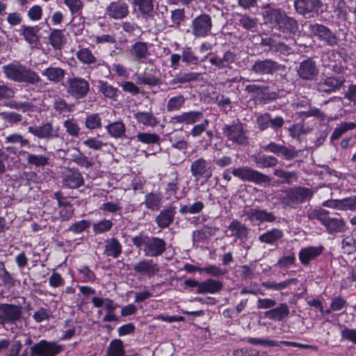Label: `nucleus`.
<instances>
[{
  "label": "nucleus",
  "instance_id": "obj_1",
  "mask_svg": "<svg viewBox=\"0 0 356 356\" xmlns=\"http://www.w3.org/2000/svg\"><path fill=\"white\" fill-rule=\"evenodd\" d=\"M3 72L6 78L15 82L36 84L40 81L39 75L19 62H13L3 66Z\"/></svg>",
  "mask_w": 356,
  "mask_h": 356
},
{
  "label": "nucleus",
  "instance_id": "obj_2",
  "mask_svg": "<svg viewBox=\"0 0 356 356\" xmlns=\"http://www.w3.org/2000/svg\"><path fill=\"white\" fill-rule=\"evenodd\" d=\"M314 191L312 188L296 186L289 188L284 191L280 198L284 209H296L298 206L307 201H309Z\"/></svg>",
  "mask_w": 356,
  "mask_h": 356
},
{
  "label": "nucleus",
  "instance_id": "obj_3",
  "mask_svg": "<svg viewBox=\"0 0 356 356\" xmlns=\"http://www.w3.org/2000/svg\"><path fill=\"white\" fill-rule=\"evenodd\" d=\"M222 134L233 144L246 146L249 143L248 137L243 125L238 121L233 122L230 124L224 125Z\"/></svg>",
  "mask_w": 356,
  "mask_h": 356
},
{
  "label": "nucleus",
  "instance_id": "obj_4",
  "mask_svg": "<svg viewBox=\"0 0 356 356\" xmlns=\"http://www.w3.org/2000/svg\"><path fill=\"white\" fill-rule=\"evenodd\" d=\"M65 88L67 94L75 99H82L90 91V83L86 79L79 76L68 77Z\"/></svg>",
  "mask_w": 356,
  "mask_h": 356
},
{
  "label": "nucleus",
  "instance_id": "obj_5",
  "mask_svg": "<svg viewBox=\"0 0 356 356\" xmlns=\"http://www.w3.org/2000/svg\"><path fill=\"white\" fill-rule=\"evenodd\" d=\"M213 21L211 15L202 13L191 21V34L196 38H202L211 33Z\"/></svg>",
  "mask_w": 356,
  "mask_h": 356
},
{
  "label": "nucleus",
  "instance_id": "obj_6",
  "mask_svg": "<svg viewBox=\"0 0 356 356\" xmlns=\"http://www.w3.org/2000/svg\"><path fill=\"white\" fill-rule=\"evenodd\" d=\"M22 318V307L20 305L0 303V325H15Z\"/></svg>",
  "mask_w": 356,
  "mask_h": 356
},
{
  "label": "nucleus",
  "instance_id": "obj_7",
  "mask_svg": "<svg viewBox=\"0 0 356 356\" xmlns=\"http://www.w3.org/2000/svg\"><path fill=\"white\" fill-rule=\"evenodd\" d=\"M232 172L234 176L243 181L254 182L257 184H269L271 181V179L268 175L247 166L234 168Z\"/></svg>",
  "mask_w": 356,
  "mask_h": 356
},
{
  "label": "nucleus",
  "instance_id": "obj_8",
  "mask_svg": "<svg viewBox=\"0 0 356 356\" xmlns=\"http://www.w3.org/2000/svg\"><path fill=\"white\" fill-rule=\"evenodd\" d=\"M63 350V346L56 341L42 339L30 348L31 356H56Z\"/></svg>",
  "mask_w": 356,
  "mask_h": 356
},
{
  "label": "nucleus",
  "instance_id": "obj_9",
  "mask_svg": "<svg viewBox=\"0 0 356 356\" xmlns=\"http://www.w3.org/2000/svg\"><path fill=\"white\" fill-rule=\"evenodd\" d=\"M190 171L195 181L204 179L207 181L213 175L212 166L209 161L198 158L191 164Z\"/></svg>",
  "mask_w": 356,
  "mask_h": 356
},
{
  "label": "nucleus",
  "instance_id": "obj_10",
  "mask_svg": "<svg viewBox=\"0 0 356 356\" xmlns=\"http://www.w3.org/2000/svg\"><path fill=\"white\" fill-rule=\"evenodd\" d=\"M284 67V65L277 62L266 58L264 60H256L250 68V72L257 75L266 76L272 75Z\"/></svg>",
  "mask_w": 356,
  "mask_h": 356
},
{
  "label": "nucleus",
  "instance_id": "obj_11",
  "mask_svg": "<svg viewBox=\"0 0 356 356\" xmlns=\"http://www.w3.org/2000/svg\"><path fill=\"white\" fill-rule=\"evenodd\" d=\"M309 30L312 35L324 44L331 47L337 44V35L328 27L320 24H309Z\"/></svg>",
  "mask_w": 356,
  "mask_h": 356
},
{
  "label": "nucleus",
  "instance_id": "obj_12",
  "mask_svg": "<svg viewBox=\"0 0 356 356\" xmlns=\"http://www.w3.org/2000/svg\"><path fill=\"white\" fill-rule=\"evenodd\" d=\"M293 6L298 14L311 17L318 14L323 3L321 0H295Z\"/></svg>",
  "mask_w": 356,
  "mask_h": 356
},
{
  "label": "nucleus",
  "instance_id": "obj_13",
  "mask_svg": "<svg viewBox=\"0 0 356 356\" xmlns=\"http://www.w3.org/2000/svg\"><path fill=\"white\" fill-rule=\"evenodd\" d=\"M27 131L38 138L46 140L59 136L58 129H54L50 122L42 123L39 126H29Z\"/></svg>",
  "mask_w": 356,
  "mask_h": 356
},
{
  "label": "nucleus",
  "instance_id": "obj_14",
  "mask_svg": "<svg viewBox=\"0 0 356 356\" xmlns=\"http://www.w3.org/2000/svg\"><path fill=\"white\" fill-rule=\"evenodd\" d=\"M256 122L260 131H264L270 127L277 130L282 127L284 120L281 116L272 118L270 113H266L258 115Z\"/></svg>",
  "mask_w": 356,
  "mask_h": 356
},
{
  "label": "nucleus",
  "instance_id": "obj_15",
  "mask_svg": "<svg viewBox=\"0 0 356 356\" xmlns=\"http://www.w3.org/2000/svg\"><path fill=\"white\" fill-rule=\"evenodd\" d=\"M297 72L300 79L312 81L318 76V69L315 61L312 58H307L300 63Z\"/></svg>",
  "mask_w": 356,
  "mask_h": 356
},
{
  "label": "nucleus",
  "instance_id": "obj_16",
  "mask_svg": "<svg viewBox=\"0 0 356 356\" xmlns=\"http://www.w3.org/2000/svg\"><path fill=\"white\" fill-rule=\"evenodd\" d=\"M264 150L282 156L286 160L293 159L298 156V152L294 147H286L282 145L271 142L264 146Z\"/></svg>",
  "mask_w": 356,
  "mask_h": 356
},
{
  "label": "nucleus",
  "instance_id": "obj_17",
  "mask_svg": "<svg viewBox=\"0 0 356 356\" xmlns=\"http://www.w3.org/2000/svg\"><path fill=\"white\" fill-rule=\"evenodd\" d=\"M243 216H246L247 218L252 222H273L277 219L273 212H269L266 210H261L257 208H247L244 209Z\"/></svg>",
  "mask_w": 356,
  "mask_h": 356
},
{
  "label": "nucleus",
  "instance_id": "obj_18",
  "mask_svg": "<svg viewBox=\"0 0 356 356\" xmlns=\"http://www.w3.org/2000/svg\"><path fill=\"white\" fill-rule=\"evenodd\" d=\"M63 185L70 188H76L83 184V178L76 169H67L62 173Z\"/></svg>",
  "mask_w": 356,
  "mask_h": 356
},
{
  "label": "nucleus",
  "instance_id": "obj_19",
  "mask_svg": "<svg viewBox=\"0 0 356 356\" xmlns=\"http://www.w3.org/2000/svg\"><path fill=\"white\" fill-rule=\"evenodd\" d=\"M133 269L140 275L152 277L159 272V267L152 259H142L133 266Z\"/></svg>",
  "mask_w": 356,
  "mask_h": 356
},
{
  "label": "nucleus",
  "instance_id": "obj_20",
  "mask_svg": "<svg viewBox=\"0 0 356 356\" xmlns=\"http://www.w3.org/2000/svg\"><path fill=\"white\" fill-rule=\"evenodd\" d=\"M201 74L195 72H179L172 76L169 84L174 88H181L183 85L199 80Z\"/></svg>",
  "mask_w": 356,
  "mask_h": 356
},
{
  "label": "nucleus",
  "instance_id": "obj_21",
  "mask_svg": "<svg viewBox=\"0 0 356 356\" xmlns=\"http://www.w3.org/2000/svg\"><path fill=\"white\" fill-rule=\"evenodd\" d=\"M165 250V242L158 237H149L146 247L143 248L145 256L155 257L162 254Z\"/></svg>",
  "mask_w": 356,
  "mask_h": 356
},
{
  "label": "nucleus",
  "instance_id": "obj_22",
  "mask_svg": "<svg viewBox=\"0 0 356 356\" xmlns=\"http://www.w3.org/2000/svg\"><path fill=\"white\" fill-rule=\"evenodd\" d=\"M129 54L133 60L144 63L149 55L148 44L142 41L136 42L131 45Z\"/></svg>",
  "mask_w": 356,
  "mask_h": 356
},
{
  "label": "nucleus",
  "instance_id": "obj_23",
  "mask_svg": "<svg viewBox=\"0 0 356 356\" xmlns=\"http://www.w3.org/2000/svg\"><path fill=\"white\" fill-rule=\"evenodd\" d=\"M344 79L341 77L329 76L321 79L316 83V90L321 92L330 93L339 89L343 83Z\"/></svg>",
  "mask_w": 356,
  "mask_h": 356
},
{
  "label": "nucleus",
  "instance_id": "obj_24",
  "mask_svg": "<svg viewBox=\"0 0 356 356\" xmlns=\"http://www.w3.org/2000/svg\"><path fill=\"white\" fill-rule=\"evenodd\" d=\"M324 250V248L320 246H309L302 248L299 252V259L302 264L308 266L312 260L319 257Z\"/></svg>",
  "mask_w": 356,
  "mask_h": 356
},
{
  "label": "nucleus",
  "instance_id": "obj_25",
  "mask_svg": "<svg viewBox=\"0 0 356 356\" xmlns=\"http://www.w3.org/2000/svg\"><path fill=\"white\" fill-rule=\"evenodd\" d=\"M129 8L126 3L112 2L106 8V13L111 18L122 19L129 15Z\"/></svg>",
  "mask_w": 356,
  "mask_h": 356
},
{
  "label": "nucleus",
  "instance_id": "obj_26",
  "mask_svg": "<svg viewBox=\"0 0 356 356\" xmlns=\"http://www.w3.org/2000/svg\"><path fill=\"white\" fill-rule=\"evenodd\" d=\"M236 58V54L228 50L224 53L222 57L217 56L211 57L209 59V62L212 65L222 70L224 68H231V65L235 62Z\"/></svg>",
  "mask_w": 356,
  "mask_h": 356
},
{
  "label": "nucleus",
  "instance_id": "obj_27",
  "mask_svg": "<svg viewBox=\"0 0 356 356\" xmlns=\"http://www.w3.org/2000/svg\"><path fill=\"white\" fill-rule=\"evenodd\" d=\"M202 118V112L191 111L188 112H184L180 115H177L172 117L171 122L174 124L184 123L186 124H191L200 121Z\"/></svg>",
  "mask_w": 356,
  "mask_h": 356
},
{
  "label": "nucleus",
  "instance_id": "obj_28",
  "mask_svg": "<svg viewBox=\"0 0 356 356\" xmlns=\"http://www.w3.org/2000/svg\"><path fill=\"white\" fill-rule=\"evenodd\" d=\"M175 213V207L165 208L156 217L157 225L162 229L168 227L173 222Z\"/></svg>",
  "mask_w": 356,
  "mask_h": 356
},
{
  "label": "nucleus",
  "instance_id": "obj_29",
  "mask_svg": "<svg viewBox=\"0 0 356 356\" xmlns=\"http://www.w3.org/2000/svg\"><path fill=\"white\" fill-rule=\"evenodd\" d=\"M323 226L330 234L343 232L346 229V222L341 217H332L326 218Z\"/></svg>",
  "mask_w": 356,
  "mask_h": 356
},
{
  "label": "nucleus",
  "instance_id": "obj_30",
  "mask_svg": "<svg viewBox=\"0 0 356 356\" xmlns=\"http://www.w3.org/2000/svg\"><path fill=\"white\" fill-rule=\"evenodd\" d=\"M40 28L38 26L22 25L19 29L20 34L30 44H37L39 41V32Z\"/></svg>",
  "mask_w": 356,
  "mask_h": 356
},
{
  "label": "nucleus",
  "instance_id": "obj_31",
  "mask_svg": "<svg viewBox=\"0 0 356 356\" xmlns=\"http://www.w3.org/2000/svg\"><path fill=\"white\" fill-rule=\"evenodd\" d=\"M222 287L223 284L221 282L213 279H207L201 282L199 290H197L196 293L199 294L216 293L220 292Z\"/></svg>",
  "mask_w": 356,
  "mask_h": 356
},
{
  "label": "nucleus",
  "instance_id": "obj_32",
  "mask_svg": "<svg viewBox=\"0 0 356 356\" xmlns=\"http://www.w3.org/2000/svg\"><path fill=\"white\" fill-rule=\"evenodd\" d=\"M66 72L64 69L59 67H49L46 68L42 72V76H45L47 79L54 83H60L65 76Z\"/></svg>",
  "mask_w": 356,
  "mask_h": 356
},
{
  "label": "nucleus",
  "instance_id": "obj_33",
  "mask_svg": "<svg viewBox=\"0 0 356 356\" xmlns=\"http://www.w3.org/2000/svg\"><path fill=\"white\" fill-rule=\"evenodd\" d=\"M284 236V232L277 228L268 230L259 236V241L266 244L273 245L281 240Z\"/></svg>",
  "mask_w": 356,
  "mask_h": 356
},
{
  "label": "nucleus",
  "instance_id": "obj_34",
  "mask_svg": "<svg viewBox=\"0 0 356 356\" xmlns=\"http://www.w3.org/2000/svg\"><path fill=\"white\" fill-rule=\"evenodd\" d=\"M285 16V12L281 9L268 10L264 15L266 22L275 24L280 29L283 24Z\"/></svg>",
  "mask_w": 356,
  "mask_h": 356
},
{
  "label": "nucleus",
  "instance_id": "obj_35",
  "mask_svg": "<svg viewBox=\"0 0 356 356\" xmlns=\"http://www.w3.org/2000/svg\"><path fill=\"white\" fill-rule=\"evenodd\" d=\"M133 4L138 7L143 18L154 17L153 0H133Z\"/></svg>",
  "mask_w": 356,
  "mask_h": 356
},
{
  "label": "nucleus",
  "instance_id": "obj_36",
  "mask_svg": "<svg viewBox=\"0 0 356 356\" xmlns=\"http://www.w3.org/2000/svg\"><path fill=\"white\" fill-rule=\"evenodd\" d=\"M142 204L152 211H158L162 205V196L159 193H149L145 195Z\"/></svg>",
  "mask_w": 356,
  "mask_h": 356
},
{
  "label": "nucleus",
  "instance_id": "obj_37",
  "mask_svg": "<svg viewBox=\"0 0 356 356\" xmlns=\"http://www.w3.org/2000/svg\"><path fill=\"white\" fill-rule=\"evenodd\" d=\"M289 314L288 305L285 303H281L279 307L266 312L265 316L272 320L282 321L287 317Z\"/></svg>",
  "mask_w": 356,
  "mask_h": 356
},
{
  "label": "nucleus",
  "instance_id": "obj_38",
  "mask_svg": "<svg viewBox=\"0 0 356 356\" xmlns=\"http://www.w3.org/2000/svg\"><path fill=\"white\" fill-rule=\"evenodd\" d=\"M134 115L138 123L147 127H154L159 123L157 118L150 111H138Z\"/></svg>",
  "mask_w": 356,
  "mask_h": 356
},
{
  "label": "nucleus",
  "instance_id": "obj_39",
  "mask_svg": "<svg viewBox=\"0 0 356 356\" xmlns=\"http://www.w3.org/2000/svg\"><path fill=\"white\" fill-rule=\"evenodd\" d=\"M228 229L232 232L230 234L231 236H235L241 239L245 238L248 236V227L237 220H234L231 222L228 226Z\"/></svg>",
  "mask_w": 356,
  "mask_h": 356
},
{
  "label": "nucleus",
  "instance_id": "obj_40",
  "mask_svg": "<svg viewBox=\"0 0 356 356\" xmlns=\"http://www.w3.org/2000/svg\"><path fill=\"white\" fill-rule=\"evenodd\" d=\"M238 24L244 29L250 32H255L258 29V19L245 14L238 15Z\"/></svg>",
  "mask_w": 356,
  "mask_h": 356
},
{
  "label": "nucleus",
  "instance_id": "obj_41",
  "mask_svg": "<svg viewBox=\"0 0 356 356\" xmlns=\"http://www.w3.org/2000/svg\"><path fill=\"white\" fill-rule=\"evenodd\" d=\"M207 58V56L206 55L204 58L200 60L191 47H184L181 51V60L187 65H197L200 62L204 61Z\"/></svg>",
  "mask_w": 356,
  "mask_h": 356
},
{
  "label": "nucleus",
  "instance_id": "obj_42",
  "mask_svg": "<svg viewBox=\"0 0 356 356\" xmlns=\"http://www.w3.org/2000/svg\"><path fill=\"white\" fill-rule=\"evenodd\" d=\"M104 251L107 256L117 258L122 252V245L115 238L107 239L106 241Z\"/></svg>",
  "mask_w": 356,
  "mask_h": 356
},
{
  "label": "nucleus",
  "instance_id": "obj_43",
  "mask_svg": "<svg viewBox=\"0 0 356 356\" xmlns=\"http://www.w3.org/2000/svg\"><path fill=\"white\" fill-rule=\"evenodd\" d=\"M106 129L110 136L115 138H119L124 136L126 127L122 121H116L109 123L106 127Z\"/></svg>",
  "mask_w": 356,
  "mask_h": 356
},
{
  "label": "nucleus",
  "instance_id": "obj_44",
  "mask_svg": "<svg viewBox=\"0 0 356 356\" xmlns=\"http://www.w3.org/2000/svg\"><path fill=\"white\" fill-rule=\"evenodd\" d=\"M49 41L55 49H60L65 41L63 32L59 29L53 30L49 36Z\"/></svg>",
  "mask_w": 356,
  "mask_h": 356
},
{
  "label": "nucleus",
  "instance_id": "obj_45",
  "mask_svg": "<svg viewBox=\"0 0 356 356\" xmlns=\"http://www.w3.org/2000/svg\"><path fill=\"white\" fill-rule=\"evenodd\" d=\"M186 15L184 9H175L170 12V23L168 24L170 28L178 29L181 23L185 20Z\"/></svg>",
  "mask_w": 356,
  "mask_h": 356
},
{
  "label": "nucleus",
  "instance_id": "obj_46",
  "mask_svg": "<svg viewBox=\"0 0 356 356\" xmlns=\"http://www.w3.org/2000/svg\"><path fill=\"white\" fill-rule=\"evenodd\" d=\"M356 128L355 122H346L340 123L333 131L330 137L332 141L339 139L345 132L348 130H353Z\"/></svg>",
  "mask_w": 356,
  "mask_h": 356
},
{
  "label": "nucleus",
  "instance_id": "obj_47",
  "mask_svg": "<svg viewBox=\"0 0 356 356\" xmlns=\"http://www.w3.org/2000/svg\"><path fill=\"white\" fill-rule=\"evenodd\" d=\"M71 160L80 167L88 168L94 165L92 159L87 157L79 150H76L75 154L72 155Z\"/></svg>",
  "mask_w": 356,
  "mask_h": 356
},
{
  "label": "nucleus",
  "instance_id": "obj_48",
  "mask_svg": "<svg viewBox=\"0 0 356 356\" xmlns=\"http://www.w3.org/2000/svg\"><path fill=\"white\" fill-rule=\"evenodd\" d=\"M254 161L259 168H271L278 163L277 159L271 155H261L255 156Z\"/></svg>",
  "mask_w": 356,
  "mask_h": 356
},
{
  "label": "nucleus",
  "instance_id": "obj_49",
  "mask_svg": "<svg viewBox=\"0 0 356 356\" xmlns=\"http://www.w3.org/2000/svg\"><path fill=\"white\" fill-rule=\"evenodd\" d=\"M77 58L83 64L90 65L97 63L96 57L88 48H82L76 52Z\"/></svg>",
  "mask_w": 356,
  "mask_h": 356
},
{
  "label": "nucleus",
  "instance_id": "obj_50",
  "mask_svg": "<svg viewBox=\"0 0 356 356\" xmlns=\"http://www.w3.org/2000/svg\"><path fill=\"white\" fill-rule=\"evenodd\" d=\"M134 138H136L138 142H140L146 145L156 144L160 140L159 135L154 133L148 132H139L136 134Z\"/></svg>",
  "mask_w": 356,
  "mask_h": 356
},
{
  "label": "nucleus",
  "instance_id": "obj_51",
  "mask_svg": "<svg viewBox=\"0 0 356 356\" xmlns=\"http://www.w3.org/2000/svg\"><path fill=\"white\" fill-rule=\"evenodd\" d=\"M186 98L182 95L174 96L168 99L166 109L168 112L179 111L185 104Z\"/></svg>",
  "mask_w": 356,
  "mask_h": 356
},
{
  "label": "nucleus",
  "instance_id": "obj_52",
  "mask_svg": "<svg viewBox=\"0 0 356 356\" xmlns=\"http://www.w3.org/2000/svg\"><path fill=\"white\" fill-rule=\"evenodd\" d=\"M23 154H27L26 161L30 165L36 167H44L49 163V158L45 156L29 154L26 152H23Z\"/></svg>",
  "mask_w": 356,
  "mask_h": 356
},
{
  "label": "nucleus",
  "instance_id": "obj_53",
  "mask_svg": "<svg viewBox=\"0 0 356 356\" xmlns=\"http://www.w3.org/2000/svg\"><path fill=\"white\" fill-rule=\"evenodd\" d=\"M10 107L16 110L22 111L24 113L26 112H35L38 111V108L35 105L32 101L31 102H13Z\"/></svg>",
  "mask_w": 356,
  "mask_h": 356
},
{
  "label": "nucleus",
  "instance_id": "obj_54",
  "mask_svg": "<svg viewBox=\"0 0 356 356\" xmlns=\"http://www.w3.org/2000/svg\"><path fill=\"white\" fill-rule=\"evenodd\" d=\"M92 303L95 307H101L104 306V308L107 310V312H114V310L117 308V305L115 304L113 301L109 298L94 297L92 299Z\"/></svg>",
  "mask_w": 356,
  "mask_h": 356
},
{
  "label": "nucleus",
  "instance_id": "obj_55",
  "mask_svg": "<svg viewBox=\"0 0 356 356\" xmlns=\"http://www.w3.org/2000/svg\"><path fill=\"white\" fill-rule=\"evenodd\" d=\"M53 108L59 113H65L72 112L73 111L74 105L67 104L65 99L60 97H57L54 99Z\"/></svg>",
  "mask_w": 356,
  "mask_h": 356
},
{
  "label": "nucleus",
  "instance_id": "obj_56",
  "mask_svg": "<svg viewBox=\"0 0 356 356\" xmlns=\"http://www.w3.org/2000/svg\"><path fill=\"white\" fill-rule=\"evenodd\" d=\"M99 91L102 92L107 98H115L118 95V90L107 82L100 81L98 83Z\"/></svg>",
  "mask_w": 356,
  "mask_h": 356
},
{
  "label": "nucleus",
  "instance_id": "obj_57",
  "mask_svg": "<svg viewBox=\"0 0 356 356\" xmlns=\"http://www.w3.org/2000/svg\"><path fill=\"white\" fill-rule=\"evenodd\" d=\"M136 82L138 84L155 86L159 84V79L152 74L144 72L143 74H138L136 76Z\"/></svg>",
  "mask_w": 356,
  "mask_h": 356
},
{
  "label": "nucleus",
  "instance_id": "obj_58",
  "mask_svg": "<svg viewBox=\"0 0 356 356\" xmlns=\"http://www.w3.org/2000/svg\"><path fill=\"white\" fill-rule=\"evenodd\" d=\"M85 127L88 129H97L102 127V119L99 113L88 114L85 120Z\"/></svg>",
  "mask_w": 356,
  "mask_h": 356
},
{
  "label": "nucleus",
  "instance_id": "obj_59",
  "mask_svg": "<svg viewBox=\"0 0 356 356\" xmlns=\"http://www.w3.org/2000/svg\"><path fill=\"white\" fill-rule=\"evenodd\" d=\"M169 140L172 147L179 150H185L188 147L186 137L182 135L174 134Z\"/></svg>",
  "mask_w": 356,
  "mask_h": 356
},
{
  "label": "nucleus",
  "instance_id": "obj_60",
  "mask_svg": "<svg viewBox=\"0 0 356 356\" xmlns=\"http://www.w3.org/2000/svg\"><path fill=\"white\" fill-rule=\"evenodd\" d=\"M5 143L10 144H18L20 147L30 145L29 140L18 133L12 134L6 136L5 138Z\"/></svg>",
  "mask_w": 356,
  "mask_h": 356
},
{
  "label": "nucleus",
  "instance_id": "obj_61",
  "mask_svg": "<svg viewBox=\"0 0 356 356\" xmlns=\"http://www.w3.org/2000/svg\"><path fill=\"white\" fill-rule=\"evenodd\" d=\"M298 22L293 17H289L286 15L280 30L295 33L298 31Z\"/></svg>",
  "mask_w": 356,
  "mask_h": 356
},
{
  "label": "nucleus",
  "instance_id": "obj_62",
  "mask_svg": "<svg viewBox=\"0 0 356 356\" xmlns=\"http://www.w3.org/2000/svg\"><path fill=\"white\" fill-rule=\"evenodd\" d=\"M342 248L348 254L356 251V234L347 236L343 239Z\"/></svg>",
  "mask_w": 356,
  "mask_h": 356
},
{
  "label": "nucleus",
  "instance_id": "obj_63",
  "mask_svg": "<svg viewBox=\"0 0 356 356\" xmlns=\"http://www.w3.org/2000/svg\"><path fill=\"white\" fill-rule=\"evenodd\" d=\"M63 125L69 135L74 137H77L79 135L81 128L74 119L71 118L66 120Z\"/></svg>",
  "mask_w": 356,
  "mask_h": 356
},
{
  "label": "nucleus",
  "instance_id": "obj_64",
  "mask_svg": "<svg viewBox=\"0 0 356 356\" xmlns=\"http://www.w3.org/2000/svg\"><path fill=\"white\" fill-rule=\"evenodd\" d=\"M108 353L110 356H124V352L122 341H112L108 348Z\"/></svg>",
  "mask_w": 356,
  "mask_h": 356
}]
</instances>
